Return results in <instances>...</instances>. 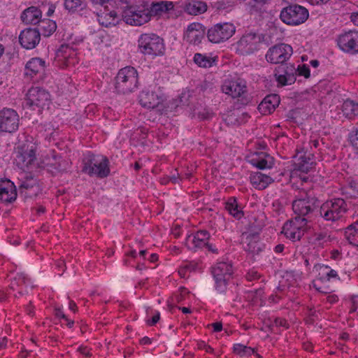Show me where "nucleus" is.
<instances>
[{
  "mask_svg": "<svg viewBox=\"0 0 358 358\" xmlns=\"http://www.w3.org/2000/svg\"><path fill=\"white\" fill-rule=\"evenodd\" d=\"M148 4L143 0L125 8L122 13L123 20L129 25L141 26L150 21Z\"/></svg>",
  "mask_w": 358,
  "mask_h": 358,
  "instance_id": "f257e3e1",
  "label": "nucleus"
},
{
  "mask_svg": "<svg viewBox=\"0 0 358 358\" xmlns=\"http://www.w3.org/2000/svg\"><path fill=\"white\" fill-rule=\"evenodd\" d=\"M108 160L102 155L87 154L83 159L82 171L90 176H96L103 178L106 177L109 173Z\"/></svg>",
  "mask_w": 358,
  "mask_h": 358,
  "instance_id": "f03ea898",
  "label": "nucleus"
},
{
  "mask_svg": "<svg viewBox=\"0 0 358 358\" xmlns=\"http://www.w3.org/2000/svg\"><path fill=\"white\" fill-rule=\"evenodd\" d=\"M138 85L137 71L131 66L120 69L115 77V88L117 93L129 94L134 91Z\"/></svg>",
  "mask_w": 358,
  "mask_h": 358,
  "instance_id": "7ed1b4c3",
  "label": "nucleus"
},
{
  "mask_svg": "<svg viewBox=\"0 0 358 358\" xmlns=\"http://www.w3.org/2000/svg\"><path fill=\"white\" fill-rule=\"evenodd\" d=\"M348 211V205L341 198H334L324 202L320 208V216L327 222H336Z\"/></svg>",
  "mask_w": 358,
  "mask_h": 358,
  "instance_id": "20e7f679",
  "label": "nucleus"
},
{
  "mask_svg": "<svg viewBox=\"0 0 358 358\" xmlns=\"http://www.w3.org/2000/svg\"><path fill=\"white\" fill-rule=\"evenodd\" d=\"M138 42L139 50L144 55L157 57L164 53V40L155 34H141Z\"/></svg>",
  "mask_w": 358,
  "mask_h": 358,
  "instance_id": "39448f33",
  "label": "nucleus"
},
{
  "mask_svg": "<svg viewBox=\"0 0 358 358\" xmlns=\"http://www.w3.org/2000/svg\"><path fill=\"white\" fill-rule=\"evenodd\" d=\"M308 16V10L299 4H292L284 8L280 15V17L284 23L292 26L304 23Z\"/></svg>",
  "mask_w": 358,
  "mask_h": 358,
  "instance_id": "423d86ee",
  "label": "nucleus"
},
{
  "mask_svg": "<svg viewBox=\"0 0 358 358\" xmlns=\"http://www.w3.org/2000/svg\"><path fill=\"white\" fill-rule=\"evenodd\" d=\"M318 199L315 196H310L307 193H303L300 197L296 199L292 203V209L296 215V217H305L308 219L318 207Z\"/></svg>",
  "mask_w": 358,
  "mask_h": 358,
  "instance_id": "0eeeda50",
  "label": "nucleus"
},
{
  "mask_svg": "<svg viewBox=\"0 0 358 358\" xmlns=\"http://www.w3.org/2000/svg\"><path fill=\"white\" fill-rule=\"evenodd\" d=\"M308 218L295 217L284 224L282 233L292 241H299L307 229Z\"/></svg>",
  "mask_w": 358,
  "mask_h": 358,
  "instance_id": "6e6552de",
  "label": "nucleus"
},
{
  "mask_svg": "<svg viewBox=\"0 0 358 358\" xmlns=\"http://www.w3.org/2000/svg\"><path fill=\"white\" fill-rule=\"evenodd\" d=\"M212 273L215 281V288L220 292L227 289V284L233 274L232 265L227 262H218L213 268Z\"/></svg>",
  "mask_w": 358,
  "mask_h": 358,
  "instance_id": "1a4fd4ad",
  "label": "nucleus"
},
{
  "mask_svg": "<svg viewBox=\"0 0 358 358\" xmlns=\"http://www.w3.org/2000/svg\"><path fill=\"white\" fill-rule=\"evenodd\" d=\"M293 50L291 45L285 43H280L271 47L266 54V59L273 64H282L292 56Z\"/></svg>",
  "mask_w": 358,
  "mask_h": 358,
  "instance_id": "9d476101",
  "label": "nucleus"
},
{
  "mask_svg": "<svg viewBox=\"0 0 358 358\" xmlns=\"http://www.w3.org/2000/svg\"><path fill=\"white\" fill-rule=\"evenodd\" d=\"M222 91L233 98H241L243 103L248 101L245 96L248 92L246 82L243 79L225 80L222 85Z\"/></svg>",
  "mask_w": 358,
  "mask_h": 358,
  "instance_id": "9b49d317",
  "label": "nucleus"
},
{
  "mask_svg": "<svg viewBox=\"0 0 358 358\" xmlns=\"http://www.w3.org/2000/svg\"><path fill=\"white\" fill-rule=\"evenodd\" d=\"M235 32V27L231 23H219L208 29V40L215 43L228 40Z\"/></svg>",
  "mask_w": 358,
  "mask_h": 358,
  "instance_id": "f8f14e48",
  "label": "nucleus"
},
{
  "mask_svg": "<svg viewBox=\"0 0 358 358\" xmlns=\"http://www.w3.org/2000/svg\"><path fill=\"white\" fill-rule=\"evenodd\" d=\"M26 102L29 106H36L43 109L50 103V95L43 88L32 87L27 93Z\"/></svg>",
  "mask_w": 358,
  "mask_h": 358,
  "instance_id": "ddd939ff",
  "label": "nucleus"
},
{
  "mask_svg": "<svg viewBox=\"0 0 358 358\" xmlns=\"http://www.w3.org/2000/svg\"><path fill=\"white\" fill-rule=\"evenodd\" d=\"M19 122V115L15 110L4 108L0 110V132L12 133L16 131Z\"/></svg>",
  "mask_w": 358,
  "mask_h": 358,
  "instance_id": "4468645a",
  "label": "nucleus"
},
{
  "mask_svg": "<svg viewBox=\"0 0 358 358\" xmlns=\"http://www.w3.org/2000/svg\"><path fill=\"white\" fill-rule=\"evenodd\" d=\"M337 44L345 52L358 54V31L350 30L340 34L337 38Z\"/></svg>",
  "mask_w": 358,
  "mask_h": 358,
  "instance_id": "2eb2a0df",
  "label": "nucleus"
},
{
  "mask_svg": "<svg viewBox=\"0 0 358 358\" xmlns=\"http://www.w3.org/2000/svg\"><path fill=\"white\" fill-rule=\"evenodd\" d=\"M209 238L210 235L207 231L201 230L196 234L187 236L185 240V245L189 250L192 251L206 248L208 250L215 252L216 250L213 249L208 243Z\"/></svg>",
  "mask_w": 358,
  "mask_h": 358,
  "instance_id": "dca6fc26",
  "label": "nucleus"
},
{
  "mask_svg": "<svg viewBox=\"0 0 358 358\" xmlns=\"http://www.w3.org/2000/svg\"><path fill=\"white\" fill-rule=\"evenodd\" d=\"M296 69L293 64L284 63L275 70V77L281 86L292 85L296 81Z\"/></svg>",
  "mask_w": 358,
  "mask_h": 358,
  "instance_id": "f3484780",
  "label": "nucleus"
},
{
  "mask_svg": "<svg viewBox=\"0 0 358 358\" xmlns=\"http://www.w3.org/2000/svg\"><path fill=\"white\" fill-rule=\"evenodd\" d=\"M163 101V95L159 92L145 90H143L139 95L140 104L148 109L158 107Z\"/></svg>",
  "mask_w": 358,
  "mask_h": 358,
  "instance_id": "a211bd4d",
  "label": "nucleus"
},
{
  "mask_svg": "<svg viewBox=\"0 0 358 358\" xmlns=\"http://www.w3.org/2000/svg\"><path fill=\"white\" fill-rule=\"evenodd\" d=\"M243 236H245V239L243 241V249L252 257H255L263 251L264 245L259 241V236L257 234H243Z\"/></svg>",
  "mask_w": 358,
  "mask_h": 358,
  "instance_id": "6ab92c4d",
  "label": "nucleus"
},
{
  "mask_svg": "<svg viewBox=\"0 0 358 358\" xmlns=\"http://www.w3.org/2000/svg\"><path fill=\"white\" fill-rule=\"evenodd\" d=\"M40 40L41 34L36 29H26L21 31L19 36L21 45L27 50L34 48Z\"/></svg>",
  "mask_w": 358,
  "mask_h": 358,
  "instance_id": "aec40b11",
  "label": "nucleus"
},
{
  "mask_svg": "<svg viewBox=\"0 0 358 358\" xmlns=\"http://www.w3.org/2000/svg\"><path fill=\"white\" fill-rule=\"evenodd\" d=\"M76 52L69 45H62L56 51L55 60L59 66H68L74 64Z\"/></svg>",
  "mask_w": 358,
  "mask_h": 358,
  "instance_id": "412c9836",
  "label": "nucleus"
},
{
  "mask_svg": "<svg viewBox=\"0 0 358 358\" xmlns=\"http://www.w3.org/2000/svg\"><path fill=\"white\" fill-rule=\"evenodd\" d=\"M260 36L255 33H248L243 36L238 42V48L245 53L250 54L257 49Z\"/></svg>",
  "mask_w": 358,
  "mask_h": 358,
  "instance_id": "4be33fe9",
  "label": "nucleus"
},
{
  "mask_svg": "<svg viewBox=\"0 0 358 358\" xmlns=\"http://www.w3.org/2000/svg\"><path fill=\"white\" fill-rule=\"evenodd\" d=\"M204 32L205 31L202 24L194 22L188 26L184 38L189 43L198 44L201 43L203 38Z\"/></svg>",
  "mask_w": 358,
  "mask_h": 358,
  "instance_id": "5701e85b",
  "label": "nucleus"
},
{
  "mask_svg": "<svg viewBox=\"0 0 358 358\" xmlns=\"http://www.w3.org/2000/svg\"><path fill=\"white\" fill-rule=\"evenodd\" d=\"M36 159V150L34 145L27 147V150L18 152L15 161L20 169L28 168Z\"/></svg>",
  "mask_w": 358,
  "mask_h": 358,
  "instance_id": "b1692460",
  "label": "nucleus"
},
{
  "mask_svg": "<svg viewBox=\"0 0 358 358\" xmlns=\"http://www.w3.org/2000/svg\"><path fill=\"white\" fill-rule=\"evenodd\" d=\"M15 187L10 180L0 183V201L4 203H11L16 199Z\"/></svg>",
  "mask_w": 358,
  "mask_h": 358,
  "instance_id": "393cba45",
  "label": "nucleus"
},
{
  "mask_svg": "<svg viewBox=\"0 0 358 358\" xmlns=\"http://www.w3.org/2000/svg\"><path fill=\"white\" fill-rule=\"evenodd\" d=\"M249 162L259 169H270L273 165V157L265 152L252 155L249 159Z\"/></svg>",
  "mask_w": 358,
  "mask_h": 358,
  "instance_id": "a878e982",
  "label": "nucleus"
},
{
  "mask_svg": "<svg viewBox=\"0 0 358 358\" xmlns=\"http://www.w3.org/2000/svg\"><path fill=\"white\" fill-rule=\"evenodd\" d=\"M279 103L280 98L277 94H270L259 104L258 110L264 115L269 114L275 109Z\"/></svg>",
  "mask_w": 358,
  "mask_h": 358,
  "instance_id": "bb28decb",
  "label": "nucleus"
},
{
  "mask_svg": "<svg viewBox=\"0 0 358 358\" xmlns=\"http://www.w3.org/2000/svg\"><path fill=\"white\" fill-rule=\"evenodd\" d=\"M42 11L37 7L31 6L21 15V19L23 22L27 24H36L41 20Z\"/></svg>",
  "mask_w": 358,
  "mask_h": 358,
  "instance_id": "cd10ccee",
  "label": "nucleus"
},
{
  "mask_svg": "<svg viewBox=\"0 0 358 358\" xmlns=\"http://www.w3.org/2000/svg\"><path fill=\"white\" fill-rule=\"evenodd\" d=\"M45 67V62L39 58H31L26 64L25 74L33 77L34 76L44 71Z\"/></svg>",
  "mask_w": 358,
  "mask_h": 358,
  "instance_id": "c85d7f7f",
  "label": "nucleus"
},
{
  "mask_svg": "<svg viewBox=\"0 0 358 358\" xmlns=\"http://www.w3.org/2000/svg\"><path fill=\"white\" fill-rule=\"evenodd\" d=\"M174 5L172 1H162L156 3H152L150 8H149V17L152 16L160 17L163 14L173 10Z\"/></svg>",
  "mask_w": 358,
  "mask_h": 358,
  "instance_id": "c756f323",
  "label": "nucleus"
},
{
  "mask_svg": "<svg viewBox=\"0 0 358 358\" xmlns=\"http://www.w3.org/2000/svg\"><path fill=\"white\" fill-rule=\"evenodd\" d=\"M250 182L255 188L264 189L273 182V180L266 174L257 172L250 176Z\"/></svg>",
  "mask_w": 358,
  "mask_h": 358,
  "instance_id": "7c9ffc66",
  "label": "nucleus"
},
{
  "mask_svg": "<svg viewBox=\"0 0 358 358\" xmlns=\"http://www.w3.org/2000/svg\"><path fill=\"white\" fill-rule=\"evenodd\" d=\"M57 29V24L55 21L49 19H43L40 21L38 25V29L41 34L48 37L52 34Z\"/></svg>",
  "mask_w": 358,
  "mask_h": 358,
  "instance_id": "2f4dec72",
  "label": "nucleus"
},
{
  "mask_svg": "<svg viewBox=\"0 0 358 358\" xmlns=\"http://www.w3.org/2000/svg\"><path fill=\"white\" fill-rule=\"evenodd\" d=\"M207 10V5L205 2L192 0L185 6V10L190 15H197L203 13Z\"/></svg>",
  "mask_w": 358,
  "mask_h": 358,
  "instance_id": "473e14b6",
  "label": "nucleus"
},
{
  "mask_svg": "<svg viewBox=\"0 0 358 358\" xmlns=\"http://www.w3.org/2000/svg\"><path fill=\"white\" fill-rule=\"evenodd\" d=\"M225 208L230 215L237 220H240L243 216V212L235 198L229 199L226 202Z\"/></svg>",
  "mask_w": 358,
  "mask_h": 358,
  "instance_id": "72a5a7b5",
  "label": "nucleus"
},
{
  "mask_svg": "<svg viewBox=\"0 0 358 358\" xmlns=\"http://www.w3.org/2000/svg\"><path fill=\"white\" fill-rule=\"evenodd\" d=\"M342 112L349 119L358 116V103L349 99L345 100L342 105Z\"/></svg>",
  "mask_w": 358,
  "mask_h": 358,
  "instance_id": "f704fd0d",
  "label": "nucleus"
},
{
  "mask_svg": "<svg viewBox=\"0 0 358 358\" xmlns=\"http://www.w3.org/2000/svg\"><path fill=\"white\" fill-rule=\"evenodd\" d=\"M344 235L351 245L358 246V221L347 227Z\"/></svg>",
  "mask_w": 358,
  "mask_h": 358,
  "instance_id": "c9c22d12",
  "label": "nucleus"
},
{
  "mask_svg": "<svg viewBox=\"0 0 358 358\" xmlns=\"http://www.w3.org/2000/svg\"><path fill=\"white\" fill-rule=\"evenodd\" d=\"M98 21L100 24L106 27L110 26H115L117 22V13L115 11H110L109 13H102L98 15Z\"/></svg>",
  "mask_w": 358,
  "mask_h": 358,
  "instance_id": "e433bc0d",
  "label": "nucleus"
},
{
  "mask_svg": "<svg viewBox=\"0 0 358 358\" xmlns=\"http://www.w3.org/2000/svg\"><path fill=\"white\" fill-rule=\"evenodd\" d=\"M53 160L54 162H50L46 164L51 171H64L69 166V162L66 160L62 159L61 157L54 156Z\"/></svg>",
  "mask_w": 358,
  "mask_h": 358,
  "instance_id": "4c0bfd02",
  "label": "nucleus"
},
{
  "mask_svg": "<svg viewBox=\"0 0 358 358\" xmlns=\"http://www.w3.org/2000/svg\"><path fill=\"white\" fill-rule=\"evenodd\" d=\"M194 62L200 67L210 68L215 64V59L201 53H196Z\"/></svg>",
  "mask_w": 358,
  "mask_h": 358,
  "instance_id": "58836bf2",
  "label": "nucleus"
},
{
  "mask_svg": "<svg viewBox=\"0 0 358 358\" xmlns=\"http://www.w3.org/2000/svg\"><path fill=\"white\" fill-rule=\"evenodd\" d=\"M64 7L70 13L82 10L85 7V3L82 0H65Z\"/></svg>",
  "mask_w": 358,
  "mask_h": 358,
  "instance_id": "ea45409f",
  "label": "nucleus"
},
{
  "mask_svg": "<svg viewBox=\"0 0 358 358\" xmlns=\"http://www.w3.org/2000/svg\"><path fill=\"white\" fill-rule=\"evenodd\" d=\"M36 188L38 189V186L36 185V180L33 178L30 179H27V180L22 182L20 185V190L22 194H24L26 196H31V194L28 192L29 190Z\"/></svg>",
  "mask_w": 358,
  "mask_h": 358,
  "instance_id": "a19ab883",
  "label": "nucleus"
},
{
  "mask_svg": "<svg viewBox=\"0 0 358 358\" xmlns=\"http://www.w3.org/2000/svg\"><path fill=\"white\" fill-rule=\"evenodd\" d=\"M27 278L23 273H17L10 284V289L15 290L17 287H22L27 282Z\"/></svg>",
  "mask_w": 358,
  "mask_h": 358,
  "instance_id": "79ce46f5",
  "label": "nucleus"
},
{
  "mask_svg": "<svg viewBox=\"0 0 358 358\" xmlns=\"http://www.w3.org/2000/svg\"><path fill=\"white\" fill-rule=\"evenodd\" d=\"M303 157L301 156V162L299 163V169L303 172H308L309 169L312 168L313 162L310 157H306L303 160Z\"/></svg>",
  "mask_w": 358,
  "mask_h": 358,
  "instance_id": "37998d69",
  "label": "nucleus"
},
{
  "mask_svg": "<svg viewBox=\"0 0 358 358\" xmlns=\"http://www.w3.org/2000/svg\"><path fill=\"white\" fill-rule=\"evenodd\" d=\"M234 351L238 355L250 354L253 350L241 344H236L234 346Z\"/></svg>",
  "mask_w": 358,
  "mask_h": 358,
  "instance_id": "c03bdc74",
  "label": "nucleus"
},
{
  "mask_svg": "<svg viewBox=\"0 0 358 358\" xmlns=\"http://www.w3.org/2000/svg\"><path fill=\"white\" fill-rule=\"evenodd\" d=\"M320 268L322 270V273L326 275L327 280H329L332 278H336L338 276L336 271L329 269V267L327 266H320Z\"/></svg>",
  "mask_w": 358,
  "mask_h": 358,
  "instance_id": "a18cd8bd",
  "label": "nucleus"
},
{
  "mask_svg": "<svg viewBox=\"0 0 358 358\" xmlns=\"http://www.w3.org/2000/svg\"><path fill=\"white\" fill-rule=\"evenodd\" d=\"M315 241L320 244L328 243L331 241V237L327 232H320L315 235Z\"/></svg>",
  "mask_w": 358,
  "mask_h": 358,
  "instance_id": "49530a36",
  "label": "nucleus"
},
{
  "mask_svg": "<svg viewBox=\"0 0 358 358\" xmlns=\"http://www.w3.org/2000/svg\"><path fill=\"white\" fill-rule=\"evenodd\" d=\"M350 303L349 313H356L358 315V296H353L350 299Z\"/></svg>",
  "mask_w": 358,
  "mask_h": 358,
  "instance_id": "de8ad7c7",
  "label": "nucleus"
},
{
  "mask_svg": "<svg viewBox=\"0 0 358 358\" xmlns=\"http://www.w3.org/2000/svg\"><path fill=\"white\" fill-rule=\"evenodd\" d=\"M296 72L299 76H303L306 78L310 77V69L306 65L299 66Z\"/></svg>",
  "mask_w": 358,
  "mask_h": 358,
  "instance_id": "09e8293b",
  "label": "nucleus"
},
{
  "mask_svg": "<svg viewBox=\"0 0 358 358\" xmlns=\"http://www.w3.org/2000/svg\"><path fill=\"white\" fill-rule=\"evenodd\" d=\"M239 113L240 111H235L231 114V117H232L233 115L237 117L238 118L236 119V121L237 122L238 124H241L246 121L248 115L246 113H242L241 117H240Z\"/></svg>",
  "mask_w": 358,
  "mask_h": 358,
  "instance_id": "8fccbe9b",
  "label": "nucleus"
},
{
  "mask_svg": "<svg viewBox=\"0 0 358 358\" xmlns=\"http://www.w3.org/2000/svg\"><path fill=\"white\" fill-rule=\"evenodd\" d=\"M260 274L256 270H250L246 275V278L248 281H252L259 279Z\"/></svg>",
  "mask_w": 358,
  "mask_h": 358,
  "instance_id": "3c124183",
  "label": "nucleus"
},
{
  "mask_svg": "<svg viewBox=\"0 0 358 358\" xmlns=\"http://www.w3.org/2000/svg\"><path fill=\"white\" fill-rule=\"evenodd\" d=\"M350 141L353 147L358 149V130L352 132L350 135Z\"/></svg>",
  "mask_w": 358,
  "mask_h": 358,
  "instance_id": "603ef678",
  "label": "nucleus"
},
{
  "mask_svg": "<svg viewBox=\"0 0 358 358\" xmlns=\"http://www.w3.org/2000/svg\"><path fill=\"white\" fill-rule=\"evenodd\" d=\"M349 187L352 189L354 196H358V182L351 180L349 182Z\"/></svg>",
  "mask_w": 358,
  "mask_h": 358,
  "instance_id": "864d4df0",
  "label": "nucleus"
},
{
  "mask_svg": "<svg viewBox=\"0 0 358 358\" xmlns=\"http://www.w3.org/2000/svg\"><path fill=\"white\" fill-rule=\"evenodd\" d=\"M160 319V313L157 311L156 313L153 315V317H152L151 320H148L146 321L147 324L149 325V326H153L155 325L157 322H158V321Z\"/></svg>",
  "mask_w": 358,
  "mask_h": 358,
  "instance_id": "5fc2aeb1",
  "label": "nucleus"
},
{
  "mask_svg": "<svg viewBox=\"0 0 358 358\" xmlns=\"http://www.w3.org/2000/svg\"><path fill=\"white\" fill-rule=\"evenodd\" d=\"M274 324L277 327H283L285 328H288V324L287 321L282 318H275L274 320Z\"/></svg>",
  "mask_w": 358,
  "mask_h": 358,
  "instance_id": "6e6d98bb",
  "label": "nucleus"
},
{
  "mask_svg": "<svg viewBox=\"0 0 358 358\" xmlns=\"http://www.w3.org/2000/svg\"><path fill=\"white\" fill-rule=\"evenodd\" d=\"M198 348L199 349L204 350L207 352H213V349L203 341H201L198 343Z\"/></svg>",
  "mask_w": 358,
  "mask_h": 358,
  "instance_id": "4d7b16f0",
  "label": "nucleus"
},
{
  "mask_svg": "<svg viewBox=\"0 0 358 358\" xmlns=\"http://www.w3.org/2000/svg\"><path fill=\"white\" fill-rule=\"evenodd\" d=\"M78 351L83 354V355L86 356V357H90L91 356V354H90V350L87 349L86 347H80L78 348Z\"/></svg>",
  "mask_w": 358,
  "mask_h": 358,
  "instance_id": "13d9d810",
  "label": "nucleus"
},
{
  "mask_svg": "<svg viewBox=\"0 0 358 358\" xmlns=\"http://www.w3.org/2000/svg\"><path fill=\"white\" fill-rule=\"evenodd\" d=\"M211 325L213 327L214 331L215 332L220 331L222 329V324L221 322L213 323Z\"/></svg>",
  "mask_w": 358,
  "mask_h": 358,
  "instance_id": "bf43d9fd",
  "label": "nucleus"
},
{
  "mask_svg": "<svg viewBox=\"0 0 358 358\" xmlns=\"http://www.w3.org/2000/svg\"><path fill=\"white\" fill-rule=\"evenodd\" d=\"M350 19L355 25L358 26V12L352 13L351 14Z\"/></svg>",
  "mask_w": 358,
  "mask_h": 358,
  "instance_id": "052dcab7",
  "label": "nucleus"
},
{
  "mask_svg": "<svg viewBox=\"0 0 358 358\" xmlns=\"http://www.w3.org/2000/svg\"><path fill=\"white\" fill-rule=\"evenodd\" d=\"M55 315L57 317H61L63 319H65L66 320H68L67 317H66L65 314L63 313V311L57 308L55 309Z\"/></svg>",
  "mask_w": 358,
  "mask_h": 358,
  "instance_id": "680f3d73",
  "label": "nucleus"
},
{
  "mask_svg": "<svg viewBox=\"0 0 358 358\" xmlns=\"http://www.w3.org/2000/svg\"><path fill=\"white\" fill-rule=\"evenodd\" d=\"M309 3H310L313 5H318V4H323L326 3L330 0H306Z\"/></svg>",
  "mask_w": 358,
  "mask_h": 358,
  "instance_id": "e2e57ef3",
  "label": "nucleus"
},
{
  "mask_svg": "<svg viewBox=\"0 0 358 358\" xmlns=\"http://www.w3.org/2000/svg\"><path fill=\"white\" fill-rule=\"evenodd\" d=\"M327 301L329 303H336L338 301V296L336 295H334V294L329 295L327 297Z\"/></svg>",
  "mask_w": 358,
  "mask_h": 358,
  "instance_id": "0e129e2a",
  "label": "nucleus"
},
{
  "mask_svg": "<svg viewBox=\"0 0 358 358\" xmlns=\"http://www.w3.org/2000/svg\"><path fill=\"white\" fill-rule=\"evenodd\" d=\"M55 6L53 4H51L49 6L48 10L47 11V15L51 16L53 14V13L55 12Z\"/></svg>",
  "mask_w": 358,
  "mask_h": 358,
  "instance_id": "69168bd1",
  "label": "nucleus"
},
{
  "mask_svg": "<svg viewBox=\"0 0 358 358\" xmlns=\"http://www.w3.org/2000/svg\"><path fill=\"white\" fill-rule=\"evenodd\" d=\"M7 343V338L6 337L2 338L0 339V349L3 348L6 346Z\"/></svg>",
  "mask_w": 358,
  "mask_h": 358,
  "instance_id": "338daca9",
  "label": "nucleus"
},
{
  "mask_svg": "<svg viewBox=\"0 0 358 358\" xmlns=\"http://www.w3.org/2000/svg\"><path fill=\"white\" fill-rule=\"evenodd\" d=\"M69 309L73 310V312L76 311L77 306H76V304L75 303V302H73V301H71L69 302Z\"/></svg>",
  "mask_w": 358,
  "mask_h": 358,
  "instance_id": "774afa93",
  "label": "nucleus"
}]
</instances>
